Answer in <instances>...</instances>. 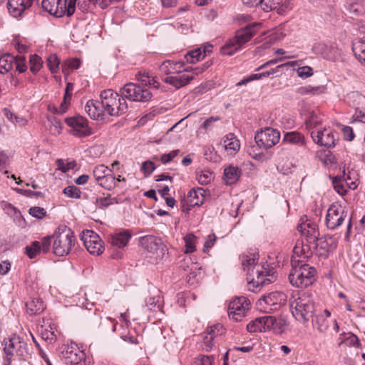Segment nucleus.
I'll list each match as a JSON object with an SVG mask.
<instances>
[{
    "instance_id": "603ef678",
    "label": "nucleus",
    "mask_w": 365,
    "mask_h": 365,
    "mask_svg": "<svg viewBox=\"0 0 365 365\" xmlns=\"http://www.w3.org/2000/svg\"><path fill=\"white\" fill-rule=\"evenodd\" d=\"M58 169L63 173H66L69 170L73 169L76 166L74 160L71 162H64V160L59 159L56 161Z\"/></svg>"
},
{
    "instance_id": "bf43d9fd",
    "label": "nucleus",
    "mask_w": 365,
    "mask_h": 365,
    "mask_svg": "<svg viewBox=\"0 0 365 365\" xmlns=\"http://www.w3.org/2000/svg\"><path fill=\"white\" fill-rule=\"evenodd\" d=\"M212 336L205 334L203 337L202 341V349L205 351H210L213 347V339Z\"/></svg>"
},
{
    "instance_id": "aec40b11",
    "label": "nucleus",
    "mask_w": 365,
    "mask_h": 365,
    "mask_svg": "<svg viewBox=\"0 0 365 365\" xmlns=\"http://www.w3.org/2000/svg\"><path fill=\"white\" fill-rule=\"evenodd\" d=\"M206 190L202 187L191 190L185 202H182V212H188L190 207L200 206L204 203Z\"/></svg>"
},
{
    "instance_id": "4468645a",
    "label": "nucleus",
    "mask_w": 365,
    "mask_h": 365,
    "mask_svg": "<svg viewBox=\"0 0 365 365\" xmlns=\"http://www.w3.org/2000/svg\"><path fill=\"white\" fill-rule=\"evenodd\" d=\"M255 139L259 147L268 149L279 142L280 133L277 129L266 127L255 135Z\"/></svg>"
},
{
    "instance_id": "7ed1b4c3",
    "label": "nucleus",
    "mask_w": 365,
    "mask_h": 365,
    "mask_svg": "<svg viewBox=\"0 0 365 365\" xmlns=\"http://www.w3.org/2000/svg\"><path fill=\"white\" fill-rule=\"evenodd\" d=\"M298 230L305 238L306 243L302 240H297L293 248V253L297 256L309 257L312 253V244L316 242L319 236L318 226L314 222L307 220L298 226Z\"/></svg>"
},
{
    "instance_id": "79ce46f5",
    "label": "nucleus",
    "mask_w": 365,
    "mask_h": 365,
    "mask_svg": "<svg viewBox=\"0 0 365 365\" xmlns=\"http://www.w3.org/2000/svg\"><path fill=\"white\" fill-rule=\"evenodd\" d=\"M81 61L78 58L67 59L61 64L62 71L63 73L68 72V70H75L80 67Z\"/></svg>"
},
{
    "instance_id": "a211bd4d",
    "label": "nucleus",
    "mask_w": 365,
    "mask_h": 365,
    "mask_svg": "<svg viewBox=\"0 0 365 365\" xmlns=\"http://www.w3.org/2000/svg\"><path fill=\"white\" fill-rule=\"evenodd\" d=\"M81 240L86 250L93 255H99L103 253L104 247L100 237L93 230L83 231L81 235Z\"/></svg>"
},
{
    "instance_id": "3c124183",
    "label": "nucleus",
    "mask_w": 365,
    "mask_h": 365,
    "mask_svg": "<svg viewBox=\"0 0 365 365\" xmlns=\"http://www.w3.org/2000/svg\"><path fill=\"white\" fill-rule=\"evenodd\" d=\"M1 207L6 214L10 217H17L21 215L20 212L11 203L7 202H1Z\"/></svg>"
},
{
    "instance_id": "0eeeda50",
    "label": "nucleus",
    "mask_w": 365,
    "mask_h": 365,
    "mask_svg": "<svg viewBox=\"0 0 365 365\" xmlns=\"http://www.w3.org/2000/svg\"><path fill=\"white\" fill-rule=\"evenodd\" d=\"M76 1L70 0L67 4V0H42L41 5L43 10L55 17H62L65 14L70 17L75 11Z\"/></svg>"
},
{
    "instance_id": "f8f14e48",
    "label": "nucleus",
    "mask_w": 365,
    "mask_h": 365,
    "mask_svg": "<svg viewBox=\"0 0 365 365\" xmlns=\"http://www.w3.org/2000/svg\"><path fill=\"white\" fill-rule=\"evenodd\" d=\"M345 101L355 109L353 121L365 123V96L354 91L347 94Z\"/></svg>"
},
{
    "instance_id": "473e14b6",
    "label": "nucleus",
    "mask_w": 365,
    "mask_h": 365,
    "mask_svg": "<svg viewBox=\"0 0 365 365\" xmlns=\"http://www.w3.org/2000/svg\"><path fill=\"white\" fill-rule=\"evenodd\" d=\"M9 12L14 17L21 16L25 11L24 0H9L7 2Z\"/></svg>"
},
{
    "instance_id": "f257e3e1",
    "label": "nucleus",
    "mask_w": 365,
    "mask_h": 365,
    "mask_svg": "<svg viewBox=\"0 0 365 365\" xmlns=\"http://www.w3.org/2000/svg\"><path fill=\"white\" fill-rule=\"evenodd\" d=\"M242 264L244 270L247 272L248 289L257 292L259 287L269 284L275 280V276L262 265L256 262L254 257H243Z\"/></svg>"
},
{
    "instance_id": "13d9d810",
    "label": "nucleus",
    "mask_w": 365,
    "mask_h": 365,
    "mask_svg": "<svg viewBox=\"0 0 365 365\" xmlns=\"http://www.w3.org/2000/svg\"><path fill=\"white\" fill-rule=\"evenodd\" d=\"M26 58L24 56L15 57V61L16 66V68L19 73H24L26 71L27 66L26 65Z\"/></svg>"
},
{
    "instance_id": "4c0bfd02",
    "label": "nucleus",
    "mask_w": 365,
    "mask_h": 365,
    "mask_svg": "<svg viewBox=\"0 0 365 365\" xmlns=\"http://www.w3.org/2000/svg\"><path fill=\"white\" fill-rule=\"evenodd\" d=\"M284 140L299 145H304L305 144L304 135L298 132L287 133L284 136Z\"/></svg>"
},
{
    "instance_id": "f704fd0d",
    "label": "nucleus",
    "mask_w": 365,
    "mask_h": 365,
    "mask_svg": "<svg viewBox=\"0 0 365 365\" xmlns=\"http://www.w3.org/2000/svg\"><path fill=\"white\" fill-rule=\"evenodd\" d=\"M307 128L316 130L317 127L322 123V116L316 112H311L305 121Z\"/></svg>"
},
{
    "instance_id": "c85d7f7f",
    "label": "nucleus",
    "mask_w": 365,
    "mask_h": 365,
    "mask_svg": "<svg viewBox=\"0 0 365 365\" xmlns=\"http://www.w3.org/2000/svg\"><path fill=\"white\" fill-rule=\"evenodd\" d=\"M27 313L32 316L40 314L45 309L43 301L39 297L31 298L26 303Z\"/></svg>"
},
{
    "instance_id": "774afa93",
    "label": "nucleus",
    "mask_w": 365,
    "mask_h": 365,
    "mask_svg": "<svg viewBox=\"0 0 365 365\" xmlns=\"http://www.w3.org/2000/svg\"><path fill=\"white\" fill-rule=\"evenodd\" d=\"M51 123L52 126L50 128V131L54 135L60 134L61 132V125L60 121L56 119H53Z\"/></svg>"
},
{
    "instance_id": "052dcab7",
    "label": "nucleus",
    "mask_w": 365,
    "mask_h": 365,
    "mask_svg": "<svg viewBox=\"0 0 365 365\" xmlns=\"http://www.w3.org/2000/svg\"><path fill=\"white\" fill-rule=\"evenodd\" d=\"M51 238V237H43L40 242V250L42 252L46 253L49 251L52 242Z\"/></svg>"
},
{
    "instance_id": "20e7f679",
    "label": "nucleus",
    "mask_w": 365,
    "mask_h": 365,
    "mask_svg": "<svg viewBox=\"0 0 365 365\" xmlns=\"http://www.w3.org/2000/svg\"><path fill=\"white\" fill-rule=\"evenodd\" d=\"M289 304L292 315L299 322L305 324L312 317L315 309L314 303L309 294L298 293L292 297Z\"/></svg>"
},
{
    "instance_id": "ddd939ff",
    "label": "nucleus",
    "mask_w": 365,
    "mask_h": 365,
    "mask_svg": "<svg viewBox=\"0 0 365 365\" xmlns=\"http://www.w3.org/2000/svg\"><path fill=\"white\" fill-rule=\"evenodd\" d=\"M346 217V212L338 202L332 203L327 210L325 222L328 229L338 228Z\"/></svg>"
},
{
    "instance_id": "4d7b16f0",
    "label": "nucleus",
    "mask_w": 365,
    "mask_h": 365,
    "mask_svg": "<svg viewBox=\"0 0 365 365\" xmlns=\"http://www.w3.org/2000/svg\"><path fill=\"white\" fill-rule=\"evenodd\" d=\"M29 214L38 219H42L46 215V211L40 207H32L29 209Z\"/></svg>"
},
{
    "instance_id": "9b49d317",
    "label": "nucleus",
    "mask_w": 365,
    "mask_h": 365,
    "mask_svg": "<svg viewBox=\"0 0 365 365\" xmlns=\"http://www.w3.org/2000/svg\"><path fill=\"white\" fill-rule=\"evenodd\" d=\"M310 135L316 144L327 148L334 147L339 140L338 133L329 127L311 130Z\"/></svg>"
},
{
    "instance_id": "5701e85b",
    "label": "nucleus",
    "mask_w": 365,
    "mask_h": 365,
    "mask_svg": "<svg viewBox=\"0 0 365 365\" xmlns=\"http://www.w3.org/2000/svg\"><path fill=\"white\" fill-rule=\"evenodd\" d=\"M260 7L265 12L277 10L279 14H283L292 8L289 0H262Z\"/></svg>"
},
{
    "instance_id": "f03ea898",
    "label": "nucleus",
    "mask_w": 365,
    "mask_h": 365,
    "mask_svg": "<svg viewBox=\"0 0 365 365\" xmlns=\"http://www.w3.org/2000/svg\"><path fill=\"white\" fill-rule=\"evenodd\" d=\"M304 256H297L293 253L291 258L292 269L289 274L290 283L299 288L312 284L316 280L317 271L314 267L306 264L301 259Z\"/></svg>"
},
{
    "instance_id": "a19ab883",
    "label": "nucleus",
    "mask_w": 365,
    "mask_h": 365,
    "mask_svg": "<svg viewBox=\"0 0 365 365\" xmlns=\"http://www.w3.org/2000/svg\"><path fill=\"white\" fill-rule=\"evenodd\" d=\"M176 65H179V63H175L172 61H165L160 66V70L162 73L165 74L169 73H179V70L177 69Z\"/></svg>"
},
{
    "instance_id": "1a4fd4ad",
    "label": "nucleus",
    "mask_w": 365,
    "mask_h": 365,
    "mask_svg": "<svg viewBox=\"0 0 365 365\" xmlns=\"http://www.w3.org/2000/svg\"><path fill=\"white\" fill-rule=\"evenodd\" d=\"M120 92L124 99L127 98L132 101L147 102L152 97V93L148 88L133 83L125 84Z\"/></svg>"
},
{
    "instance_id": "b1692460",
    "label": "nucleus",
    "mask_w": 365,
    "mask_h": 365,
    "mask_svg": "<svg viewBox=\"0 0 365 365\" xmlns=\"http://www.w3.org/2000/svg\"><path fill=\"white\" fill-rule=\"evenodd\" d=\"M131 237V232L128 230L116 231L110 235L109 242L112 247L121 249L128 245Z\"/></svg>"
},
{
    "instance_id": "72a5a7b5",
    "label": "nucleus",
    "mask_w": 365,
    "mask_h": 365,
    "mask_svg": "<svg viewBox=\"0 0 365 365\" xmlns=\"http://www.w3.org/2000/svg\"><path fill=\"white\" fill-rule=\"evenodd\" d=\"M15 61V57L9 53H5L0 56V73L4 74L12 69Z\"/></svg>"
},
{
    "instance_id": "2eb2a0df",
    "label": "nucleus",
    "mask_w": 365,
    "mask_h": 365,
    "mask_svg": "<svg viewBox=\"0 0 365 365\" xmlns=\"http://www.w3.org/2000/svg\"><path fill=\"white\" fill-rule=\"evenodd\" d=\"M61 356L66 364L76 365L85 359V354L78 344L71 342L61 347Z\"/></svg>"
},
{
    "instance_id": "c03bdc74",
    "label": "nucleus",
    "mask_w": 365,
    "mask_h": 365,
    "mask_svg": "<svg viewBox=\"0 0 365 365\" xmlns=\"http://www.w3.org/2000/svg\"><path fill=\"white\" fill-rule=\"evenodd\" d=\"M41 252L39 241H34L31 245L25 247V253L30 259L34 258Z\"/></svg>"
},
{
    "instance_id": "e433bc0d",
    "label": "nucleus",
    "mask_w": 365,
    "mask_h": 365,
    "mask_svg": "<svg viewBox=\"0 0 365 365\" xmlns=\"http://www.w3.org/2000/svg\"><path fill=\"white\" fill-rule=\"evenodd\" d=\"M97 183L104 189L110 191L116 187V179L113 173H109Z\"/></svg>"
},
{
    "instance_id": "de8ad7c7",
    "label": "nucleus",
    "mask_w": 365,
    "mask_h": 365,
    "mask_svg": "<svg viewBox=\"0 0 365 365\" xmlns=\"http://www.w3.org/2000/svg\"><path fill=\"white\" fill-rule=\"evenodd\" d=\"M60 60L56 54L50 55L47 58V66L52 73L58 72Z\"/></svg>"
},
{
    "instance_id": "2f4dec72",
    "label": "nucleus",
    "mask_w": 365,
    "mask_h": 365,
    "mask_svg": "<svg viewBox=\"0 0 365 365\" xmlns=\"http://www.w3.org/2000/svg\"><path fill=\"white\" fill-rule=\"evenodd\" d=\"M332 323L334 324V329L336 332H338L339 330V325L336 320H331L327 319L324 315H317V329L322 332L324 333L326 332L330 324Z\"/></svg>"
},
{
    "instance_id": "6e6d98bb",
    "label": "nucleus",
    "mask_w": 365,
    "mask_h": 365,
    "mask_svg": "<svg viewBox=\"0 0 365 365\" xmlns=\"http://www.w3.org/2000/svg\"><path fill=\"white\" fill-rule=\"evenodd\" d=\"M214 357L213 356L200 355L195 361V365H212Z\"/></svg>"
},
{
    "instance_id": "37998d69",
    "label": "nucleus",
    "mask_w": 365,
    "mask_h": 365,
    "mask_svg": "<svg viewBox=\"0 0 365 365\" xmlns=\"http://www.w3.org/2000/svg\"><path fill=\"white\" fill-rule=\"evenodd\" d=\"M30 70L34 73H37L42 67L43 61L41 57L34 54L30 57Z\"/></svg>"
},
{
    "instance_id": "f3484780",
    "label": "nucleus",
    "mask_w": 365,
    "mask_h": 365,
    "mask_svg": "<svg viewBox=\"0 0 365 365\" xmlns=\"http://www.w3.org/2000/svg\"><path fill=\"white\" fill-rule=\"evenodd\" d=\"M66 123L71 128L69 132L74 136L84 138L92 134L91 128L88 126V120L81 116H74L66 118Z\"/></svg>"
},
{
    "instance_id": "338daca9",
    "label": "nucleus",
    "mask_w": 365,
    "mask_h": 365,
    "mask_svg": "<svg viewBox=\"0 0 365 365\" xmlns=\"http://www.w3.org/2000/svg\"><path fill=\"white\" fill-rule=\"evenodd\" d=\"M95 104H96V101L89 100L85 106V110L91 118H93V113L95 111Z\"/></svg>"
},
{
    "instance_id": "bb28decb",
    "label": "nucleus",
    "mask_w": 365,
    "mask_h": 365,
    "mask_svg": "<svg viewBox=\"0 0 365 365\" xmlns=\"http://www.w3.org/2000/svg\"><path fill=\"white\" fill-rule=\"evenodd\" d=\"M193 78L192 75L183 73L179 76H168L164 78V81L173 86L176 88H180L188 84Z\"/></svg>"
},
{
    "instance_id": "49530a36",
    "label": "nucleus",
    "mask_w": 365,
    "mask_h": 365,
    "mask_svg": "<svg viewBox=\"0 0 365 365\" xmlns=\"http://www.w3.org/2000/svg\"><path fill=\"white\" fill-rule=\"evenodd\" d=\"M213 179V174L210 170H202L197 174V180L201 185H207Z\"/></svg>"
},
{
    "instance_id": "09e8293b",
    "label": "nucleus",
    "mask_w": 365,
    "mask_h": 365,
    "mask_svg": "<svg viewBox=\"0 0 365 365\" xmlns=\"http://www.w3.org/2000/svg\"><path fill=\"white\" fill-rule=\"evenodd\" d=\"M115 203H118L116 198L111 197L110 194H108L106 197H98L96 199V205L100 208H106Z\"/></svg>"
},
{
    "instance_id": "6ab92c4d",
    "label": "nucleus",
    "mask_w": 365,
    "mask_h": 365,
    "mask_svg": "<svg viewBox=\"0 0 365 365\" xmlns=\"http://www.w3.org/2000/svg\"><path fill=\"white\" fill-rule=\"evenodd\" d=\"M312 50L316 54L321 55L324 58L331 61H336L341 56V51L334 44L327 45L322 42L315 43Z\"/></svg>"
},
{
    "instance_id": "e2e57ef3",
    "label": "nucleus",
    "mask_w": 365,
    "mask_h": 365,
    "mask_svg": "<svg viewBox=\"0 0 365 365\" xmlns=\"http://www.w3.org/2000/svg\"><path fill=\"white\" fill-rule=\"evenodd\" d=\"M333 186L334 190L337 193H339L341 195H344L346 190L343 185V184L340 182V180H337L336 178H334L332 181Z\"/></svg>"
},
{
    "instance_id": "4be33fe9",
    "label": "nucleus",
    "mask_w": 365,
    "mask_h": 365,
    "mask_svg": "<svg viewBox=\"0 0 365 365\" xmlns=\"http://www.w3.org/2000/svg\"><path fill=\"white\" fill-rule=\"evenodd\" d=\"M26 344L16 335L4 341V350L7 357L12 356L16 353L19 356H24Z\"/></svg>"
},
{
    "instance_id": "39448f33",
    "label": "nucleus",
    "mask_w": 365,
    "mask_h": 365,
    "mask_svg": "<svg viewBox=\"0 0 365 365\" xmlns=\"http://www.w3.org/2000/svg\"><path fill=\"white\" fill-rule=\"evenodd\" d=\"M101 105L110 116H119L127 112L128 105L123 97L112 89L104 90L101 95Z\"/></svg>"
},
{
    "instance_id": "69168bd1",
    "label": "nucleus",
    "mask_w": 365,
    "mask_h": 365,
    "mask_svg": "<svg viewBox=\"0 0 365 365\" xmlns=\"http://www.w3.org/2000/svg\"><path fill=\"white\" fill-rule=\"evenodd\" d=\"M342 133H343L344 139L346 140L351 141L354 138L353 129L349 126H344L342 128Z\"/></svg>"
},
{
    "instance_id": "6e6552de",
    "label": "nucleus",
    "mask_w": 365,
    "mask_h": 365,
    "mask_svg": "<svg viewBox=\"0 0 365 365\" xmlns=\"http://www.w3.org/2000/svg\"><path fill=\"white\" fill-rule=\"evenodd\" d=\"M256 24L249 25L245 28H243L237 31L235 38L232 41L231 44L222 48V53L226 55L231 56L238 49L240 48L241 46L248 41L253 36L257 31Z\"/></svg>"
},
{
    "instance_id": "9d476101",
    "label": "nucleus",
    "mask_w": 365,
    "mask_h": 365,
    "mask_svg": "<svg viewBox=\"0 0 365 365\" xmlns=\"http://www.w3.org/2000/svg\"><path fill=\"white\" fill-rule=\"evenodd\" d=\"M286 301V295L283 292H274L263 296L258 300L260 311L272 312L280 308Z\"/></svg>"
},
{
    "instance_id": "dca6fc26",
    "label": "nucleus",
    "mask_w": 365,
    "mask_h": 365,
    "mask_svg": "<svg viewBox=\"0 0 365 365\" xmlns=\"http://www.w3.org/2000/svg\"><path fill=\"white\" fill-rule=\"evenodd\" d=\"M250 302L245 297H235L230 302L228 315L230 318L240 322L249 310Z\"/></svg>"
},
{
    "instance_id": "412c9836",
    "label": "nucleus",
    "mask_w": 365,
    "mask_h": 365,
    "mask_svg": "<svg viewBox=\"0 0 365 365\" xmlns=\"http://www.w3.org/2000/svg\"><path fill=\"white\" fill-rule=\"evenodd\" d=\"M140 245L150 253H158L160 252L162 255L166 251V247L161 238L153 235H146L140 237L139 239Z\"/></svg>"
},
{
    "instance_id": "cd10ccee",
    "label": "nucleus",
    "mask_w": 365,
    "mask_h": 365,
    "mask_svg": "<svg viewBox=\"0 0 365 365\" xmlns=\"http://www.w3.org/2000/svg\"><path fill=\"white\" fill-rule=\"evenodd\" d=\"M336 246V244L332 237L327 235L319 237V236L317 241L312 244V250L320 249L324 251L329 252L334 249Z\"/></svg>"
},
{
    "instance_id": "8fccbe9b",
    "label": "nucleus",
    "mask_w": 365,
    "mask_h": 365,
    "mask_svg": "<svg viewBox=\"0 0 365 365\" xmlns=\"http://www.w3.org/2000/svg\"><path fill=\"white\" fill-rule=\"evenodd\" d=\"M63 192L67 197L75 199H79L81 195L80 189L75 185H69L65 187L63 190Z\"/></svg>"
},
{
    "instance_id": "a18cd8bd",
    "label": "nucleus",
    "mask_w": 365,
    "mask_h": 365,
    "mask_svg": "<svg viewBox=\"0 0 365 365\" xmlns=\"http://www.w3.org/2000/svg\"><path fill=\"white\" fill-rule=\"evenodd\" d=\"M185 243V253H192L195 250L196 237L193 234H187L184 237Z\"/></svg>"
},
{
    "instance_id": "864d4df0",
    "label": "nucleus",
    "mask_w": 365,
    "mask_h": 365,
    "mask_svg": "<svg viewBox=\"0 0 365 365\" xmlns=\"http://www.w3.org/2000/svg\"><path fill=\"white\" fill-rule=\"evenodd\" d=\"M223 331L222 325L220 324H214L211 327H209L207 329L205 334L212 336V338L216 337L218 335L222 334Z\"/></svg>"
},
{
    "instance_id": "0e129e2a",
    "label": "nucleus",
    "mask_w": 365,
    "mask_h": 365,
    "mask_svg": "<svg viewBox=\"0 0 365 365\" xmlns=\"http://www.w3.org/2000/svg\"><path fill=\"white\" fill-rule=\"evenodd\" d=\"M155 169V166L152 161H145L142 164V170L144 171L145 174L150 175Z\"/></svg>"
},
{
    "instance_id": "423d86ee",
    "label": "nucleus",
    "mask_w": 365,
    "mask_h": 365,
    "mask_svg": "<svg viewBox=\"0 0 365 365\" xmlns=\"http://www.w3.org/2000/svg\"><path fill=\"white\" fill-rule=\"evenodd\" d=\"M52 237L54 255L62 257L70 253L75 244V237L69 227L66 225L59 227Z\"/></svg>"
},
{
    "instance_id": "5fc2aeb1",
    "label": "nucleus",
    "mask_w": 365,
    "mask_h": 365,
    "mask_svg": "<svg viewBox=\"0 0 365 365\" xmlns=\"http://www.w3.org/2000/svg\"><path fill=\"white\" fill-rule=\"evenodd\" d=\"M297 73L299 77L302 78H307L313 75V69L312 67L308 66L299 67L297 70Z\"/></svg>"
},
{
    "instance_id": "c756f323",
    "label": "nucleus",
    "mask_w": 365,
    "mask_h": 365,
    "mask_svg": "<svg viewBox=\"0 0 365 365\" xmlns=\"http://www.w3.org/2000/svg\"><path fill=\"white\" fill-rule=\"evenodd\" d=\"M352 50L358 61L365 65V37L355 39L352 43Z\"/></svg>"
},
{
    "instance_id": "680f3d73",
    "label": "nucleus",
    "mask_w": 365,
    "mask_h": 365,
    "mask_svg": "<svg viewBox=\"0 0 365 365\" xmlns=\"http://www.w3.org/2000/svg\"><path fill=\"white\" fill-rule=\"evenodd\" d=\"M94 109L95 111L93 113V119H98L100 117H102L104 115V113H106L103 108H102L101 103H100L97 101L96 104L94 105Z\"/></svg>"
},
{
    "instance_id": "393cba45",
    "label": "nucleus",
    "mask_w": 365,
    "mask_h": 365,
    "mask_svg": "<svg viewBox=\"0 0 365 365\" xmlns=\"http://www.w3.org/2000/svg\"><path fill=\"white\" fill-rule=\"evenodd\" d=\"M264 325L266 329H271L277 334L284 332L287 327L284 319L276 318L273 316H265Z\"/></svg>"
},
{
    "instance_id": "c9c22d12",
    "label": "nucleus",
    "mask_w": 365,
    "mask_h": 365,
    "mask_svg": "<svg viewBox=\"0 0 365 365\" xmlns=\"http://www.w3.org/2000/svg\"><path fill=\"white\" fill-rule=\"evenodd\" d=\"M264 319L265 316L259 317L255 319L253 321H251L247 325V329L249 332L254 333L257 331H265V325H264Z\"/></svg>"
},
{
    "instance_id": "58836bf2",
    "label": "nucleus",
    "mask_w": 365,
    "mask_h": 365,
    "mask_svg": "<svg viewBox=\"0 0 365 365\" xmlns=\"http://www.w3.org/2000/svg\"><path fill=\"white\" fill-rule=\"evenodd\" d=\"M185 58L186 59V61L190 63H195L200 60L203 59L204 56H202L201 48L187 52L185 55Z\"/></svg>"
},
{
    "instance_id": "7c9ffc66",
    "label": "nucleus",
    "mask_w": 365,
    "mask_h": 365,
    "mask_svg": "<svg viewBox=\"0 0 365 365\" xmlns=\"http://www.w3.org/2000/svg\"><path fill=\"white\" fill-rule=\"evenodd\" d=\"M241 170L236 166L230 165L225 168L224 180L227 185H232L235 183L241 175Z\"/></svg>"
},
{
    "instance_id": "ea45409f",
    "label": "nucleus",
    "mask_w": 365,
    "mask_h": 365,
    "mask_svg": "<svg viewBox=\"0 0 365 365\" xmlns=\"http://www.w3.org/2000/svg\"><path fill=\"white\" fill-rule=\"evenodd\" d=\"M109 173H112V170L109 169L108 167L104 165H96L93 170V175L95 178L96 182H99V180L104 178Z\"/></svg>"
},
{
    "instance_id": "a878e982",
    "label": "nucleus",
    "mask_w": 365,
    "mask_h": 365,
    "mask_svg": "<svg viewBox=\"0 0 365 365\" xmlns=\"http://www.w3.org/2000/svg\"><path fill=\"white\" fill-rule=\"evenodd\" d=\"M222 145L227 155H234L240 150V143L233 133H229L222 139Z\"/></svg>"
}]
</instances>
